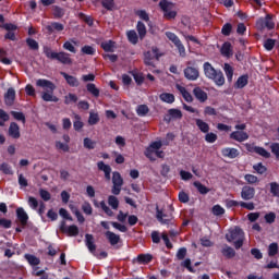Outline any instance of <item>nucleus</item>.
I'll return each mask as SVG.
<instances>
[{
    "label": "nucleus",
    "instance_id": "obj_15",
    "mask_svg": "<svg viewBox=\"0 0 279 279\" xmlns=\"http://www.w3.org/2000/svg\"><path fill=\"white\" fill-rule=\"evenodd\" d=\"M61 75L62 77H64L66 84H69V86H71L72 88H77V86H80V81L77 80V77L69 75L65 72H61Z\"/></svg>",
    "mask_w": 279,
    "mask_h": 279
},
{
    "label": "nucleus",
    "instance_id": "obj_43",
    "mask_svg": "<svg viewBox=\"0 0 279 279\" xmlns=\"http://www.w3.org/2000/svg\"><path fill=\"white\" fill-rule=\"evenodd\" d=\"M101 48L104 49V51L112 52L114 51V41L112 40L104 41L101 44Z\"/></svg>",
    "mask_w": 279,
    "mask_h": 279
},
{
    "label": "nucleus",
    "instance_id": "obj_30",
    "mask_svg": "<svg viewBox=\"0 0 279 279\" xmlns=\"http://www.w3.org/2000/svg\"><path fill=\"white\" fill-rule=\"evenodd\" d=\"M159 99L165 101V104H173V101H175V96H173V94L163 93L159 96Z\"/></svg>",
    "mask_w": 279,
    "mask_h": 279
},
{
    "label": "nucleus",
    "instance_id": "obj_24",
    "mask_svg": "<svg viewBox=\"0 0 279 279\" xmlns=\"http://www.w3.org/2000/svg\"><path fill=\"white\" fill-rule=\"evenodd\" d=\"M105 234H106L110 245H117L119 243V241H121V236H119V234H117L112 231H107Z\"/></svg>",
    "mask_w": 279,
    "mask_h": 279
},
{
    "label": "nucleus",
    "instance_id": "obj_62",
    "mask_svg": "<svg viewBox=\"0 0 279 279\" xmlns=\"http://www.w3.org/2000/svg\"><path fill=\"white\" fill-rule=\"evenodd\" d=\"M253 169H255V171L257 173H259L260 175H263V173H265L267 171V168L265 166H263L260 162L253 166Z\"/></svg>",
    "mask_w": 279,
    "mask_h": 279
},
{
    "label": "nucleus",
    "instance_id": "obj_14",
    "mask_svg": "<svg viewBox=\"0 0 279 279\" xmlns=\"http://www.w3.org/2000/svg\"><path fill=\"white\" fill-rule=\"evenodd\" d=\"M193 95L198 101H201V104H204L208 100V94H206V92H204V89H202L201 87H195L193 89Z\"/></svg>",
    "mask_w": 279,
    "mask_h": 279
},
{
    "label": "nucleus",
    "instance_id": "obj_63",
    "mask_svg": "<svg viewBox=\"0 0 279 279\" xmlns=\"http://www.w3.org/2000/svg\"><path fill=\"white\" fill-rule=\"evenodd\" d=\"M270 149L272 154L276 156L277 160H279V144L278 143L271 144Z\"/></svg>",
    "mask_w": 279,
    "mask_h": 279
},
{
    "label": "nucleus",
    "instance_id": "obj_27",
    "mask_svg": "<svg viewBox=\"0 0 279 279\" xmlns=\"http://www.w3.org/2000/svg\"><path fill=\"white\" fill-rule=\"evenodd\" d=\"M195 123H196L198 130H201V132H203L204 134H208V132H210V125H208V123L204 122V120L196 119Z\"/></svg>",
    "mask_w": 279,
    "mask_h": 279
},
{
    "label": "nucleus",
    "instance_id": "obj_47",
    "mask_svg": "<svg viewBox=\"0 0 279 279\" xmlns=\"http://www.w3.org/2000/svg\"><path fill=\"white\" fill-rule=\"evenodd\" d=\"M166 36L169 40H171V43H173V45H178L181 41L180 37L172 32H166Z\"/></svg>",
    "mask_w": 279,
    "mask_h": 279
},
{
    "label": "nucleus",
    "instance_id": "obj_46",
    "mask_svg": "<svg viewBox=\"0 0 279 279\" xmlns=\"http://www.w3.org/2000/svg\"><path fill=\"white\" fill-rule=\"evenodd\" d=\"M26 45L29 47V49H33V51H38L39 49L38 41H36V39L27 38Z\"/></svg>",
    "mask_w": 279,
    "mask_h": 279
},
{
    "label": "nucleus",
    "instance_id": "obj_58",
    "mask_svg": "<svg viewBox=\"0 0 279 279\" xmlns=\"http://www.w3.org/2000/svg\"><path fill=\"white\" fill-rule=\"evenodd\" d=\"M168 112L172 119H182V111L179 109H170Z\"/></svg>",
    "mask_w": 279,
    "mask_h": 279
},
{
    "label": "nucleus",
    "instance_id": "obj_2",
    "mask_svg": "<svg viewBox=\"0 0 279 279\" xmlns=\"http://www.w3.org/2000/svg\"><path fill=\"white\" fill-rule=\"evenodd\" d=\"M203 70L205 76L208 80H213L216 86H223L226 84V77L223 76V72L221 70H216L210 62H205L203 64Z\"/></svg>",
    "mask_w": 279,
    "mask_h": 279
},
{
    "label": "nucleus",
    "instance_id": "obj_17",
    "mask_svg": "<svg viewBox=\"0 0 279 279\" xmlns=\"http://www.w3.org/2000/svg\"><path fill=\"white\" fill-rule=\"evenodd\" d=\"M17 219L22 226H27V221L29 220V216L25 211L23 207H19L16 209Z\"/></svg>",
    "mask_w": 279,
    "mask_h": 279
},
{
    "label": "nucleus",
    "instance_id": "obj_7",
    "mask_svg": "<svg viewBox=\"0 0 279 279\" xmlns=\"http://www.w3.org/2000/svg\"><path fill=\"white\" fill-rule=\"evenodd\" d=\"M245 148L251 154H257V156H262V158H271V153L267 151L264 147L256 146L254 144H245Z\"/></svg>",
    "mask_w": 279,
    "mask_h": 279
},
{
    "label": "nucleus",
    "instance_id": "obj_38",
    "mask_svg": "<svg viewBox=\"0 0 279 279\" xmlns=\"http://www.w3.org/2000/svg\"><path fill=\"white\" fill-rule=\"evenodd\" d=\"M0 171L2 173H4L5 175H12V173H14L12 171V166H10V163H8V162H3L0 165Z\"/></svg>",
    "mask_w": 279,
    "mask_h": 279
},
{
    "label": "nucleus",
    "instance_id": "obj_51",
    "mask_svg": "<svg viewBox=\"0 0 279 279\" xmlns=\"http://www.w3.org/2000/svg\"><path fill=\"white\" fill-rule=\"evenodd\" d=\"M278 254V243H271L268 246V256H276Z\"/></svg>",
    "mask_w": 279,
    "mask_h": 279
},
{
    "label": "nucleus",
    "instance_id": "obj_42",
    "mask_svg": "<svg viewBox=\"0 0 279 279\" xmlns=\"http://www.w3.org/2000/svg\"><path fill=\"white\" fill-rule=\"evenodd\" d=\"M83 145H84L85 149H95V147L97 146V142H95L88 137H85L83 140Z\"/></svg>",
    "mask_w": 279,
    "mask_h": 279
},
{
    "label": "nucleus",
    "instance_id": "obj_22",
    "mask_svg": "<svg viewBox=\"0 0 279 279\" xmlns=\"http://www.w3.org/2000/svg\"><path fill=\"white\" fill-rule=\"evenodd\" d=\"M156 217L157 220L162 223V226H169V223L172 221L171 216H167L160 209H157Z\"/></svg>",
    "mask_w": 279,
    "mask_h": 279
},
{
    "label": "nucleus",
    "instance_id": "obj_10",
    "mask_svg": "<svg viewBox=\"0 0 279 279\" xmlns=\"http://www.w3.org/2000/svg\"><path fill=\"white\" fill-rule=\"evenodd\" d=\"M183 73L185 80H189L190 82H196V80H199V68L187 65L183 70Z\"/></svg>",
    "mask_w": 279,
    "mask_h": 279
},
{
    "label": "nucleus",
    "instance_id": "obj_33",
    "mask_svg": "<svg viewBox=\"0 0 279 279\" xmlns=\"http://www.w3.org/2000/svg\"><path fill=\"white\" fill-rule=\"evenodd\" d=\"M247 86V75H242L234 84V88H245Z\"/></svg>",
    "mask_w": 279,
    "mask_h": 279
},
{
    "label": "nucleus",
    "instance_id": "obj_3",
    "mask_svg": "<svg viewBox=\"0 0 279 279\" xmlns=\"http://www.w3.org/2000/svg\"><path fill=\"white\" fill-rule=\"evenodd\" d=\"M226 239L228 243L234 244L235 250H241V247H243V241L245 240V233L241 228L234 227L229 229Z\"/></svg>",
    "mask_w": 279,
    "mask_h": 279
},
{
    "label": "nucleus",
    "instance_id": "obj_5",
    "mask_svg": "<svg viewBox=\"0 0 279 279\" xmlns=\"http://www.w3.org/2000/svg\"><path fill=\"white\" fill-rule=\"evenodd\" d=\"M162 53L158 50L157 47H153L150 50L144 53V63L146 66L154 69L156 66V60H160Z\"/></svg>",
    "mask_w": 279,
    "mask_h": 279
},
{
    "label": "nucleus",
    "instance_id": "obj_6",
    "mask_svg": "<svg viewBox=\"0 0 279 279\" xmlns=\"http://www.w3.org/2000/svg\"><path fill=\"white\" fill-rule=\"evenodd\" d=\"M274 29L276 27V24L274 23V20H271V15L267 14L266 17H259L256 22V28L263 32V29Z\"/></svg>",
    "mask_w": 279,
    "mask_h": 279
},
{
    "label": "nucleus",
    "instance_id": "obj_37",
    "mask_svg": "<svg viewBox=\"0 0 279 279\" xmlns=\"http://www.w3.org/2000/svg\"><path fill=\"white\" fill-rule=\"evenodd\" d=\"M126 36L129 38V43L132 45H136L138 43V35L136 34V31H129Z\"/></svg>",
    "mask_w": 279,
    "mask_h": 279
},
{
    "label": "nucleus",
    "instance_id": "obj_12",
    "mask_svg": "<svg viewBox=\"0 0 279 279\" xmlns=\"http://www.w3.org/2000/svg\"><path fill=\"white\" fill-rule=\"evenodd\" d=\"M230 138H232V141H236L238 143H243L250 138V135L244 131H234L230 134Z\"/></svg>",
    "mask_w": 279,
    "mask_h": 279
},
{
    "label": "nucleus",
    "instance_id": "obj_16",
    "mask_svg": "<svg viewBox=\"0 0 279 279\" xmlns=\"http://www.w3.org/2000/svg\"><path fill=\"white\" fill-rule=\"evenodd\" d=\"M85 245L89 250L90 254H95L97 250V245H95V238L93 234H86L85 235Z\"/></svg>",
    "mask_w": 279,
    "mask_h": 279
},
{
    "label": "nucleus",
    "instance_id": "obj_53",
    "mask_svg": "<svg viewBox=\"0 0 279 279\" xmlns=\"http://www.w3.org/2000/svg\"><path fill=\"white\" fill-rule=\"evenodd\" d=\"M10 120V116L3 110L0 109V125L3 126L5 125V121Z\"/></svg>",
    "mask_w": 279,
    "mask_h": 279
},
{
    "label": "nucleus",
    "instance_id": "obj_61",
    "mask_svg": "<svg viewBox=\"0 0 279 279\" xmlns=\"http://www.w3.org/2000/svg\"><path fill=\"white\" fill-rule=\"evenodd\" d=\"M276 46V40L274 39H267L265 43H264V47L267 51H271V49H274V47Z\"/></svg>",
    "mask_w": 279,
    "mask_h": 279
},
{
    "label": "nucleus",
    "instance_id": "obj_13",
    "mask_svg": "<svg viewBox=\"0 0 279 279\" xmlns=\"http://www.w3.org/2000/svg\"><path fill=\"white\" fill-rule=\"evenodd\" d=\"M254 195H256V190H254V187H251L247 185L242 187V192H241L242 199H245V201L254 199Z\"/></svg>",
    "mask_w": 279,
    "mask_h": 279
},
{
    "label": "nucleus",
    "instance_id": "obj_35",
    "mask_svg": "<svg viewBox=\"0 0 279 279\" xmlns=\"http://www.w3.org/2000/svg\"><path fill=\"white\" fill-rule=\"evenodd\" d=\"M194 186L195 189H197L198 193H201V195H206L209 193L210 190H208V187H206L204 184H202L199 181H195L194 182Z\"/></svg>",
    "mask_w": 279,
    "mask_h": 279
},
{
    "label": "nucleus",
    "instance_id": "obj_4",
    "mask_svg": "<svg viewBox=\"0 0 279 279\" xmlns=\"http://www.w3.org/2000/svg\"><path fill=\"white\" fill-rule=\"evenodd\" d=\"M44 53L49 60H58L61 64H73V59H71V54L68 52H56L49 47H44Z\"/></svg>",
    "mask_w": 279,
    "mask_h": 279
},
{
    "label": "nucleus",
    "instance_id": "obj_28",
    "mask_svg": "<svg viewBox=\"0 0 279 279\" xmlns=\"http://www.w3.org/2000/svg\"><path fill=\"white\" fill-rule=\"evenodd\" d=\"M24 258H26L28 265H32V267L40 265V258L36 257L35 255L25 254Z\"/></svg>",
    "mask_w": 279,
    "mask_h": 279
},
{
    "label": "nucleus",
    "instance_id": "obj_56",
    "mask_svg": "<svg viewBox=\"0 0 279 279\" xmlns=\"http://www.w3.org/2000/svg\"><path fill=\"white\" fill-rule=\"evenodd\" d=\"M39 196L41 197V199H44V202H49V199H51V193H49V191L47 190H39Z\"/></svg>",
    "mask_w": 279,
    "mask_h": 279
},
{
    "label": "nucleus",
    "instance_id": "obj_60",
    "mask_svg": "<svg viewBox=\"0 0 279 279\" xmlns=\"http://www.w3.org/2000/svg\"><path fill=\"white\" fill-rule=\"evenodd\" d=\"M177 258L178 260H184V258H186V247H181L178 250Z\"/></svg>",
    "mask_w": 279,
    "mask_h": 279
},
{
    "label": "nucleus",
    "instance_id": "obj_18",
    "mask_svg": "<svg viewBox=\"0 0 279 279\" xmlns=\"http://www.w3.org/2000/svg\"><path fill=\"white\" fill-rule=\"evenodd\" d=\"M97 167L99 171H104L106 180L110 181V174L112 173V168L106 165L104 161H98Z\"/></svg>",
    "mask_w": 279,
    "mask_h": 279
},
{
    "label": "nucleus",
    "instance_id": "obj_23",
    "mask_svg": "<svg viewBox=\"0 0 279 279\" xmlns=\"http://www.w3.org/2000/svg\"><path fill=\"white\" fill-rule=\"evenodd\" d=\"M221 254L225 258H234L236 256V252L231 246L225 244L221 248Z\"/></svg>",
    "mask_w": 279,
    "mask_h": 279
},
{
    "label": "nucleus",
    "instance_id": "obj_1",
    "mask_svg": "<svg viewBox=\"0 0 279 279\" xmlns=\"http://www.w3.org/2000/svg\"><path fill=\"white\" fill-rule=\"evenodd\" d=\"M36 86L44 89V92L41 93V99L44 101H53L54 104H58V101H60V99L56 95H53V92L56 90V85L51 81L39 78L36 81Z\"/></svg>",
    "mask_w": 279,
    "mask_h": 279
},
{
    "label": "nucleus",
    "instance_id": "obj_44",
    "mask_svg": "<svg viewBox=\"0 0 279 279\" xmlns=\"http://www.w3.org/2000/svg\"><path fill=\"white\" fill-rule=\"evenodd\" d=\"M148 112L149 107H147L146 105H140L136 109V113L138 114V117H145Z\"/></svg>",
    "mask_w": 279,
    "mask_h": 279
},
{
    "label": "nucleus",
    "instance_id": "obj_26",
    "mask_svg": "<svg viewBox=\"0 0 279 279\" xmlns=\"http://www.w3.org/2000/svg\"><path fill=\"white\" fill-rule=\"evenodd\" d=\"M75 45H77V41H75V39H70L63 44V49H65V51H70V53H77Z\"/></svg>",
    "mask_w": 279,
    "mask_h": 279
},
{
    "label": "nucleus",
    "instance_id": "obj_59",
    "mask_svg": "<svg viewBox=\"0 0 279 279\" xmlns=\"http://www.w3.org/2000/svg\"><path fill=\"white\" fill-rule=\"evenodd\" d=\"M82 53H85L86 56H95V48L93 46H84L81 49Z\"/></svg>",
    "mask_w": 279,
    "mask_h": 279
},
{
    "label": "nucleus",
    "instance_id": "obj_49",
    "mask_svg": "<svg viewBox=\"0 0 279 279\" xmlns=\"http://www.w3.org/2000/svg\"><path fill=\"white\" fill-rule=\"evenodd\" d=\"M53 10V15L56 16V19H62V16H64V9L60 8V7H52Z\"/></svg>",
    "mask_w": 279,
    "mask_h": 279
},
{
    "label": "nucleus",
    "instance_id": "obj_29",
    "mask_svg": "<svg viewBox=\"0 0 279 279\" xmlns=\"http://www.w3.org/2000/svg\"><path fill=\"white\" fill-rule=\"evenodd\" d=\"M136 29H137L141 40H143V38H145V36H147V27L145 26V24L143 22H138Z\"/></svg>",
    "mask_w": 279,
    "mask_h": 279
},
{
    "label": "nucleus",
    "instance_id": "obj_48",
    "mask_svg": "<svg viewBox=\"0 0 279 279\" xmlns=\"http://www.w3.org/2000/svg\"><path fill=\"white\" fill-rule=\"evenodd\" d=\"M100 208L104 210V213H106V215H108V217H114V211H112V209L106 205L105 201L100 202Z\"/></svg>",
    "mask_w": 279,
    "mask_h": 279
},
{
    "label": "nucleus",
    "instance_id": "obj_50",
    "mask_svg": "<svg viewBox=\"0 0 279 279\" xmlns=\"http://www.w3.org/2000/svg\"><path fill=\"white\" fill-rule=\"evenodd\" d=\"M82 118L80 116H75V121L73 123L74 130L78 132V130H82L84 128V123L81 120Z\"/></svg>",
    "mask_w": 279,
    "mask_h": 279
},
{
    "label": "nucleus",
    "instance_id": "obj_8",
    "mask_svg": "<svg viewBox=\"0 0 279 279\" xmlns=\"http://www.w3.org/2000/svg\"><path fill=\"white\" fill-rule=\"evenodd\" d=\"M162 147V142L161 141H157V142H153L150 143V145L146 148L144 155L146 156V158H149L151 161L156 160V153L158 151V149H160Z\"/></svg>",
    "mask_w": 279,
    "mask_h": 279
},
{
    "label": "nucleus",
    "instance_id": "obj_19",
    "mask_svg": "<svg viewBox=\"0 0 279 279\" xmlns=\"http://www.w3.org/2000/svg\"><path fill=\"white\" fill-rule=\"evenodd\" d=\"M221 154L225 158L234 159L239 156V149L227 147L221 149Z\"/></svg>",
    "mask_w": 279,
    "mask_h": 279
},
{
    "label": "nucleus",
    "instance_id": "obj_25",
    "mask_svg": "<svg viewBox=\"0 0 279 279\" xmlns=\"http://www.w3.org/2000/svg\"><path fill=\"white\" fill-rule=\"evenodd\" d=\"M46 29H48L50 34H53V32H63L64 25L58 22H52L50 25L46 26Z\"/></svg>",
    "mask_w": 279,
    "mask_h": 279
},
{
    "label": "nucleus",
    "instance_id": "obj_64",
    "mask_svg": "<svg viewBox=\"0 0 279 279\" xmlns=\"http://www.w3.org/2000/svg\"><path fill=\"white\" fill-rule=\"evenodd\" d=\"M205 141L207 143H215L217 141V134H215V133H207L205 135Z\"/></svg>",
    "mask_w": 279,
    "mask_h": 279
},
{
    "label": "nucleus",
    "instance_id": "obj_54",
    "mask_svg": "<svg viewBox=\"0 0 279 279\" xmlns=\"http://www.w3.org/2000/svg\"><path fill=\"white\" fill-rule=\"evenodd\" d=\"M270 193L274 197H279V184L277 182L270 183Z\"/></svg>",
    "mask_w": 279,
    "mask_h": 279
},
{
    "label": "nucleus",
    "instance_id": "obj_55",
    "mask_svg": "<svg viewBox=\"0 0 279 279\" xmlns=\"http://www.w3.org/2000/svg\"><path fill=\"white\" fill-rule=\"evenodd\" d=\"M11 114L16 121H22V123H25V114L23 112L11 111Z\"/></svg>",
    "mask_w": 279,
    "mask_h": 279
},
{
    "label": "nucleus",
    "instance_id": "obj_45",
    "mask_svg": "<svg viewBox=\"0 0 279 279\" xmlns=\"http://www.w3.org/2000/svg\"><path fill=\"white\" fill-rule=\"evenodd\" d=\"M88 123L89 125H97V123H99V114L90 111Z\"/></svg>",
    "mask_w": 279,
    "mask_h": 279
},
{
    "label": "nucleus",
    "instance_id": "obj_32",
    "mask_svg": "<svg viewBox=\"0 0 279 279\" xmlns=\"http://www.w3.org/2000/svg\"><path fill=\"white\" fill-rule=\"evenodd\" d=\"M223 71L227 75L228 82H232V77L234 76V69H232L229 63H225Z\"/></svg>",
    "mask_w": 279,
    "mask_h": 279
},
{
    "label": "nucleus",
    "instance_id": "obj_21",
    "mask_svg": "<svg viewBox=\"0 0 279 279\" xmlns=\"http://www.w3.org/2000/svg\"><path fill=\"white\" fill-rule=\"evenodd\" d=\"M14 99H16V90H14V88L11 87L4 95L5 105L12 106L14 104Z\"/></svg>",
    "mask_w": 279,
    "mask_h": 279
},
{
    "label": "nucleus",
    "instance_id": "obj_57",
    "mask_svg": "<svg viewBox=\"0 0 279 279\" xmlns=\"http://www.w3.org/2000/svg\"><path fill=\"white\" fill-rule=\"evenodd\" d=\"M225 213H226V209H223V207H221L220 205H215L213 207V214L216 217H220V215H225Z\"/></svg>",
    "mask_w": 279,
    "mask_h": 279
},
{
    "label": "nucleus",
    "instance_id": "obj_36",
    "mask_svg": "<svg viewBox=\"0 0 279 279\" xmlns=\"http://www.w3.org/2000/svg\"><path fill=\"white\" fill-rule=\"evenodd\" d=\"M108 204H109V206H111V208L113 210H118L119 209V198H117V196L110 195L108 197Z\"/></svg>",
    "mask_w": 279,
    "mask_h": 279
},
{
    "label": "nucleus",
    "instance_id": "obj_31",
    "mask_svg": "<svg viewBox=\"0 0 279 279\" xmlns=\"http://www.w3.org/2000/svg\"><path fill=\"white\" fill-rule=\"evenodd\" d=\"M221 53L226 58H230V56H232V45H230V43H225L221 47Z\"/></svg>",
    "mask_w": 279,
    "mask_h": 279
},
{
    "label": "nucleus",
    "instance_id": "obj_40",
    "mask_svg": "<svg viewBox=\"0 0 279 279\" xmlns=\"http://www.w3.org/2000/svg\"><path fill=\"white\" fill-rule=\"evenodd\" d=\"M64 104L65 106H69L71 104H77V95L75 94H68L65 97H64Z\"/></svg>",
    "mask_w": 279,
    "mask_h": 279
},
{
    "label": "nucleus",
    "instance_id": "obj_9",
    "mask_svg": "<svg viewBox=\"0 0 279 279\" xmlns=\"http://www.w3.org/2000/svg\"><path fill=\"white\" fill-rule=\"evenodd\" d=\"M112 189L111 193L113 195H120L121 194V186H123V178L121 177V173L113 172L112 173Z\"/></svg>",
    "mask_w": 279,
    "mask_h": 279
},
{
    "label": "nucleus",
    "instance_id": "obj_41",
    "mask_svg": "<svg viewBox=\"0 0 279 279\" xmlns=\"http://www.w3.org/2000/svg\"><path fill=\"white\" fill-rule=\"evenodd\" d=\"M27 202L32 210H38V206H40V202H38L36 197L29 196Z\"/></svg>",
    "mask_w": 279,
    "mask_h": 279
},
{
    "label": "nucleus",
    "instance_id": "obj_39",
    "mask_svg": "<svg viewBox=\"0 0 279 279\" xmlns=\"http://www.w3.org/2000/svg\"><path fill=\"white\" fill-rule=\"evenodd\" d=\"M151 260V255L149 254H141L137 256V263H140V265H147V263H150Z\"/></svg>",
    "mask_w": 279,
    "mask_h": 279
},
{
    "label": "nucleus",
    "instance_id": "obj_34",
    "mask_svg": "<svg viewBox=\"0 0 279 279\" xmlns=\"http://www.w3.org/2000/svg\"><path fill=\"white\" fill-rule=\"evenodd\" d=\"M159 7L163 12H169L170 10H173V3L168 0H161L159 2Z\"/></svg>",
    "mask_w": 279,
    "mask_h": 279
},
{
    "label": "nucleus",
    "instance_id": "obj_52",
    "mask_svg": "<svg viewBox=\"0 0 279 279\" xmlns=\"http://www.w3.org/2000/svg\"><path fill=\"white\" fill-rule=\"evenodd\" d=\"M87 90H88V93L94 95V97H97L99 95V89L93 83L87 84Z\"/></svg>",
    "mask_w": 279,
    "mask_h": 279
},
{
    "label": "nucleus",
    "instance_id": "obj_20",
    "mask_svg": "<svg viewBox=\"0 0 279 279\" xmlns=\"http://www.w3.org/2000/svg\"><path fill=\"white\" fill-rule=\"evenodd\" d=\"M9 136L12 138H21V129L16 122H12L9 126Z\"/></svg>",
    "mask_w": 279,
    "mask_h": 279
},
{
    "label": "nucleus",
    "instance_id": "obj_11",
    "mask_svg": "<svg viewBox=\"0 0 279 279\" xmlns=\"http://www.w3.org/2000/svg\"><path fill=\"white\" fill-rule=\"evenodd\" d=\"M59 229L63 232V234H69V236H77L80 234V228L77 226L72 225L66 227V221H61Z\"/></svg>",
    "mask_w": 279,
    "mask_h": 279
}]
</instances>
